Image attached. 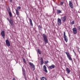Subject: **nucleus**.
<instances>
[{
    "instance_id": "nucleus-4",
    "label": "nucleus",
    "mask_w": 80,
    "mask_h": 80,
    "mask_svg": "<svg viewBox=\"0 0 80 80\" xmlns=\"http://www.w3.org/2000/svg\"><path fill=\"white\" fill-rule=\"evenodd\" d=\"M65 53L67 55V56L68 58V59L71 61L72 60V58H71V57H70V54H69V53L67 52H66Z\"/></svg>"
},
{
    "instance_id": "nucleus-20",
    "label": "nucleus",
    "mask_w": 80,
    "mask_h": 80,
    "mask_svg": "<svg viewBox=\"0 0 80 80\" xmlns=\"http://www.w3.org/2000/svg\"><path fill=\"white\" fill-rule=\"evenodd\" d=\"M41 80H47L46 78L44 77H42L40 78Z\"/></svg>"
},
{
    "instance_id": "nucleus-10",
    "label": "nucleus",
    "mask_w": 80,
    "mask_h": 80,
    "mask_svg": "<svg viewBox=\"0 0 80 80\" xmlns=\"http://www.w3.org/2000/svg\"><path fill=\"white\" fill-rule=\"evenodd\" d=\"M1 35L2 36L3 38H5V32L4 31H2L1 32Z\"/></svg>"
},
{
    "instance_id": "nucleus-19",
    "label": "nucleus",
    "mask_w": 80,
    "mask_h": 80,
    "mask_svg": "<svg viewBox=\"0 0 80 80\" xmlns=\"http://www.w3.org/2000/svg\"><path fill=\"white\" fill-rule=\"evenodd\" d=\"M16 15L18 16V17L19 16V12H18V10L16 9Z\"/></svg>"
},
{
    "instance_id": "nucleus-2",
    "label": "nucleus",
    "mask_w": 80,
    "mask_h": 80,
    "mask_svg": "<svg viewBox=\"0 0 80 80\" xmlns=\"http://www.w3.org/2000/svg\"><path fill=\"white\" fill-rule=\"evenodd\" d=\"M63 38L65 42H68V37L66 36V33H65V32H64Z\"/></svg>"
},
{
    "instance_id": "nucleus-27",
    "label": "nucleus",
    "mask_w": 80,
    "mask_h": 80,
    "mask_svg": "<svg viewBox=\"0 0 80 80\" xmlns=\"http://www.w3.org/2000/svg\"><path fill=\"white\" fill-rule=\"evenodd\" d=\"M38 27L39 29V28H40H40H42V27H41V26L40 25H39Z\"/></svg>"
},
{
    "instance_id": "nucleus-21",
    "label": "nucleus",
    "mask_w": 80,
    "mask_h": 80,
    "mask_svg": "<svg viewBox=\"0 0 80 80\" xmlns=\"http://www.w3.org/2000/svg\"><path fill=\"white\" fill-rule=\"evenodd\" d=\"M43 59H42L41 61V65H43Z\"/></svg>"
},
{
    "instance_id": "nucleus-1",
    "label": "nucleus",
    "mask_w": 80,
    "mask_h": 80,
    "mask_svg": "<svg viewBox=\"0 0 80 80\" xmlns=\"http://www.w3.org/2000/svg\"><path fill=\"white\" fill-rule=\"evenodd\" d=\"M42 36L45 44L48 43V38L46 34H43Z\"/></svg>"
},
{
    "instance_id": "nucleus-32",
    "label": "nucleus",
    "mask_w": 80,
    "mask_h": 80,
    "mask_svg": "<svg viewBox=\"0 0 80 80\" xmlns=\"http://www.w3.org/2000/svg\"><path fill=\"white\" fill-rule=\"evenodd\" d=\"M46 15L47 16H48V13H46Z\"/></svg>"
},
{
    "instance_id": "nucleus-30",
    "label": "nucleus",
    "mask_w": 80,
    "mask_h": 80,
    "mask_svg": "<svg viewBox=\"0 0 80 80\" xmlns=\"http://www.w3.org/2000/svg\"><path fill=\"white\" fill-rule=\"evenodd\" d=\"M12 80H16L15 79V78H12Z\"/></svg>"
},
{
    "instance_id": "nucleus-13",
    "label": "nucleus",
    "mask_w": 80,
    "mask_h": 80,
    "mask_svg": "<svg viewBox=\"0 0 80 80\" xmlns=\"http://www.w3.org/2000/svg\"><path fill=\"white\" fill-rule=\"evenodd\" d=\"M9 23L11 25V26H13V21H12V20L11 19H10V20H9Z\"/></svg>"
},
{
    "instance_id": "nucleus-15",
    "label": "nucleus",
    "mask_w": 80,
    "mask_h": 80,
    "mask_svg": "<svg viewBox=\"0 0 80 80\" xmlns=\"http://www.w3.org/2000/svg\"><path fill=\"white\" fill-rule=\"evenodd\" d=\"M8 12H9V15L10 17H12V12H10V10H8Z\"/></svg>"
},
{
    "instance_id": "nucleus-9",
    "label": "nucleus",
    "mask_w": 80,
    "mask_h": 80,
    "mask_svg": "<svg viewBox=\"0 0 80 80\" xmlns=\"http://www.w3.org/2000/svg\"><path fill=\"white\" fill-rule=\"evenodd\" d=\"M22 73H23V75L24 76V77L25 78H26V75L25 73V69H23V68H22Z\"/></svg>"
},
{
    "instance_id": "nucleus-29",
    "label": "nucleus",
    "mask_w": 80,
    "mask_h": 80,
    "mask_svg": "<svg viewBox=\"0 0 80 80\" xmlns=\"http://www.w3.org/2000/svg\"><path fill=\"white\" fill-rule=\"evenodd\" d=\"M73 51L75 54H76V53H75V51H74V50H73Z\"/></svg>"
},
{
    "instance_id": "nucleus-22",
    "label": "nucleus",
    "mask_w": 80,
    "mask_h": 80,
    "mask_svg": "<svg viewBox=\"0 0 80 80\" xmlns=\"http://www.w3.org/2000/svg\"><path fill=\"white\" fill-rule=\"evenodd\" d=\"M38 52L39 53V54H41V52H40V50L39 49H38Z\"/></svg>"
},
{
    "instance_id": "nucleus-11",
    "label": "nucleus",
    "mask_w": 80,
    "mask_h": 80,
    "mask_svg": "<svg viewBox=\"0 0 80 80\" xmlns=\"http://www.w3.org/2000/svg\"><path fill=\"white\" fill-rule=\"evenodd\" d=\"M55 65L53 64H52V65L49 66L48 67V68L49 69H52V68H55Z\"/></svg>"
},
{
    "instance_id": "nucleus-26",
    "label": "nucleus",
    "mask_w": 80,
    "mask_h": 80,
    "mask_svg": "<svg viewBox=\"0 0 80 80\" xmlns=\"http://www.w3.org/2000/svg\"><path fill=\"white\" fill-rule=\"evenodd\" d=\"M60 4L61 5H62L63 4V2H60Z\"/></svg>"
},
{
    "instance_id": "nucleus-23",
    "label": "nucleus",
    "mask_w": 80,
    "mask_h": 80,
    "mask_svg": "<svg viewBox=\"0 0 80 80\" xmlns=\"http://www.w3.org/2000/svg\"><path fill=\"white\" fill-rule=\"evenodd\" d=\"M74 23L75 22L74 21H73L71 23V24H72V25H73V24H74Z\"/></svg>"
},
{
    "instance_id": "nucleus-18",
    "label": "nucleus",
    "mask_w": 80,
    "mask_h": 80,
    "mask_svg": "<svg viewBox=\"0 0 80 80\" xmlns=\"http://www.w3.org/2000/svg\"><path fill=\"white\" fill-rule=\"evenodd\" d=\"M57 13H58V14L60 13H62V11L60 10H58L57 11Z\"/></svg>"
},
{
    "instance_id": "nucleus-35",
    "label": "nucleus",
    "mask_w": 80,
    "mask_h": 80,
    "mask_svg": "<svg viewBox=\"0 0 80 80\" xmlns=\"http://www.w3.org/2000/svg\"><path fill=\"white\" fill-rule=\"evenodd\" d=\"M75 55H76V54H75Z\"/></svg>"
},
{
    "instance_id": "nucleus-5",
    "label": "nucleus",
    "mask_w": 80,
    "mask_h": 80,
    "mask_svg": "<svg viewBox=\"0 0 80 80\" xmlns=\"http://www.w3.org/2000/svg\"><path fill=\"white\" fill-rule=\"evenodd\" d=\"M72 31L73 34H77V29L76 28H74L72 29Z\"/></svg>"
},
{
    "instance_id": "nucleus-14",
    "label": "nucleus",
    "mask_w": 80,
    "mask_h": 80,
    "mask_svg": "<svg viewBox=\"0 0 80 80\" xmlns=\"http://www.w3.org/2000/svg\"><path fill=\"white\" fill-rule=\"evenodd\" d=\"M62 20L63 22H65V20H66V16H64L62 17Z\"/></svg>"
},
{
    "instance_id": "nucleus-33",
    "label": "nucleus",
    "mask_w": 80,
    "mask_h": 80,
    "mask_svg": "<svg viewBox=\"0 0 80 80\" xmlns=\"http://www.w3.org/2000/svg\"><path fill=\"white\" fill-rule=\"evenodd\" d=\"M12 0H10V2H12Z\"/></svg>"
},
{
    "instance_id": "nucleus-25",
    "label": "nucleus",
    "mask_w": 80,
    "mask_h": 80,
    "mask_svg": "<svg viewBox=\"0 0 80 80\" xmlns=\"http://www.w3.org/2000/svg\"><path fill=\"white\" fill-rule=\"evenodd\" d=\"M17 9H18L19 10H20V9H21V7L20 6L18 7Z\"/></svg>"
},
{
    "instance_id": "nucleus-12",
    "label": "nucleus",
    "mask_w": 80,
    "mask_h": 80,
    "mask_svg": "<svg viewBox=\"0 0 80 80\" xmlns=\"http://www.w3.org/2000/svg\"><path fill=\"white\" fill-rule=\"evenodd\" d=\"M69 5L70 7H71V8H73V3H72V2L70 1H69Z\"/></svg>"
},
{
    "instance_id": "nucleus-3",
    "label": "nucleus",
    "mask_w": 80,
    "mask_h": 80,
    "mask_svg": "<svg viewBox=\"0 0 80 80\" xmlns=\"http://www.w3.org/2000/svg\"><path fill=\"white\" fill-rule=\"evenodd\" d=\"M29 65H30V66H31V67H32V68H33V70L34 71L35 70V65L33 64V63L31 62H29Z\"/></svg>"
},
{
    "instance_id": "nucleus-8",
    "label": "nucleus",
    "mask_w": 80,
    "mask_h": 80,
    "mask_svg": "<svg viewBox=\"0 0 80 80\" xmlns=\"http://www.w3.org/2000/svg\"><path fill=\"white\" fill-rule=\"evenodd\" d=\"M43 70L44 72H45L46 73H48V71L47 70V67L45 65H44L43 67Z\"/></svg>"
},
{
    "instance_id": "nucleus-31",
    "label": "nucleus",
    "mask_w": 80,
    "mask_h": 80,
    "mask_svg": "<svg viewBox=\"0 0 80 80\" xmlns=\"http://www.w3.org/2000/svg\"><path fill=\"white\" fill-rule=\"evenodd\" d=\"M7 19L9 21V20H9V19H8V18H7Z\"/></svg>"
},
{
    "instance_id": "nucleus-6",
    "label": "nucleus",
    "mask_w": 80,
    "mask_h": 80,
    "mask_svg": "<svg viewBox=\"0 0 80 80\" xmlns=\"http://www.w3.org/2000/svg\"><path fill=\"white\" fill-rule=\"evenodd\" d=\"M57 23L59 26H60V25H61V23H62V21H61V19H60V18H58Z\"/></svg>"
},
{
    "instance_id": "nucleus-17",
    "label": "nucleus",
    "mask_w": 80,
    "mask_h": 80,
    "mask_svg": "<svg viewBox=\"0 0 80 80\" xmlns=\"http://www.w3.org/2000/svg\"><path fill=\"white\" fill-rule=\"evenodd\" d=\"M66 70L68 73H70V69H69L68 68H66Z\"/></svg>"
},
{
    "instance_id": "nucleus-24",
    "label": "nucleus",
    "mask_w": 80,
    "mask_h": 80,
    "mask_svg": "<svg viewBox=\"0 0 80 80\" xmlns=\"http://www.w3.org/2000/svg\"><path fill=\"white\" fill-rule=\"evenodd\" d=\"M23 60L24 63H26V61L25 60V59L24 58H23Z\"/></svg>"
},
{
    "instance_id": "nucleus-34",
    "label": "nucleus",
    "mask_w": 80,
    "mask_h": 80,
    "mask_svg": "<svg viewBox=\"0 0 80 80\" xmlns=\"http://www.w3.org/2000/svg\"><path fill=\"white\" fill-rule=\"evenodd\" d=\"M36 80H38V79H37V78H36Z\"/></svg>"
},
{
    "instance_id": "nucleus-7",
    "label": "nucleus",
    "mask_w": 80,
    "mask_h": 80,
    "mask_svg": "<svg viewBox=\"0 0 80 80\" xmlns=\"http://www.w3.org/2000/svg\"><path fill=\"white\" fill-rule=\"evenodd\" d=\"M6 43L7 46H8V47H10V43L8 40L7 39L6 41Z\"/></svg>"
},
{
    "instance_id": "nucleus-28",
    "label": "nucleus",
    "mask_w": 80,
    "mask_h": 80,
    "mask_svg": "<svg viewBox=\"0 0 80 80\" xmlns=\"http://www.w3.org/2000/svg\"><path fill=\"white\" fill-rule=\"evenodd\" d=\"M48 61H46V62H45V63L46 64H47V63H48Z\"/></svg>"
},
{
    "instance_id": "nucleus-16",
    "label": "nucleus",
    "mask_w": 80,
    "mask_h": 80,
    "mask_svg": "<svg viewBox=\"0 0 80 80\" xmlns=\"http://www.w3.org/2000/svg\"><path fill=\"white\" fill-rule=\"evenodd\" d=\"M29 21L30 22V24L31 26H33V23H32V19H29Z\"/></svg>"
}]
</instances>
